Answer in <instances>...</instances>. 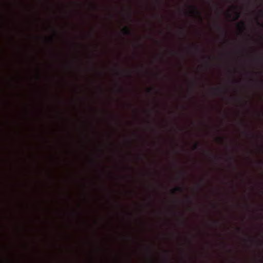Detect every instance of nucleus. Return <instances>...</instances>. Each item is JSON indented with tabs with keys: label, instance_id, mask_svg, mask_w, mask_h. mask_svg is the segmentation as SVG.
I'll use <instances>...</instances> for the list:
<instances>
[{
	"label": "nucleus",
	"instance_id": "13",
	"mask_svg": "<svg viewBox=\"0 0 263 263\" xmlns=\"http://www.w3.org/2000/svg\"><path fill=\"white\" fill-rule=\"evenodd\" d=\"M130 12H131V8L129 9ZM131 17V13H130V17Z\"/></svg>",
	"mask_w": 263,
	"mask_h": 263
},
{
	"label": "nucleus",
	"instance_id": "9",
	"mask_svg": "<svg viewBox=\"0 0 263 263\" xmlns=\"http://www.w3.org/2000/svg\"><path fill=\"white\" fill-rule=\"evenodd\" d=\"M216 27L217 28V29L220 31V30H221V27L220 26H219V25H216Z\"/></svg>",
	"mask_w": 263,
	"mask_h": 263
},
{
	"label": "nucleus",
	"instance_id": "5",
	"mask_svg": "<svg viewBox=\"0 0 263 263\" xmlns=\"http://www.w3.org/2000/svg\"><path fill=\"white\" fill-rule=\"evenodd\" d=\"M238 27L241 29L243 28L244 29L245 28V24L243 22H241V25L240 24H238Z\"/></svg>",
	"mask_w": 263,
	"mask_h": 263
},
{
	"label": "nucleus",
	"instance_id": "19",
	"mask_svg": "<svg viewBox=\"0 0 263 263\" xmlns=\"http://www.w3.org/2000/svg\"><path fill=\"white\" fill-rule=\"evenodd\" d=\"M166 263H168V262H167H167H166Z\"/></svg>",
	"mask_w": 263,
	"mask_h": 263
},
{
	"label": "nucleus",
	"instance_id": "17",
	"mask_svg": "<svg viewBox=\"0 0 263 263\" xmlns=\"http://www.w3.org/2000/svg\"><path fill=\"white\" fill-rule=\"evenodd\" d=\"M221 31H222V32H224V31H223V30H221Z\"/></svg>",
	"mask_w": 263,
	"mask_h": 263
},
{
	"label": "nucleus",
	"instance_id": "11",
	"mask_svg": "<svg viewBox=\"0 0 263 263\" xmlns=\"http://www.w3.org/2000/svg\"><path fill=\"white\" fill-rule=\"evenodd\" d=\"M260 13L261 14H263V10H260L259 11Z\"/></svg>",
	"mask_w": 263,
	"mask_h": 263
},
{
	"label": "nucleus",
	"instance_id": "3",
	"mask_svg": "<svg viewBox=\"0 0 263 263\" xmlns=\"http://www.w3.org/2000/svg\"><path fill=\"white\" fill-rule=\"evenodd\" d=\"M183 191V189L181 186H178L175 187L172 190V193L175 194L176 192H182Z\"/></svg>",
	"mask_w": 263,
	"mask_h": 263
},
{
	"label": "nucleus",
	"instance_id": "4",
	"mask_svg": "<svg viewBox=\"0 0 263 263\" xmlns=\"http://www.w3.org/2000/svg\"><path fill=\"white\" fill-rule=\"evenodd\" d=\"M192 48L194 49V50L197 52H200V49L199 48V47L197 45H193L192 47Z\"/></svg>",
	"mask_w": 263,
	"mask_h": 263
},
{
	"label": "nucleus",
	"instance_id": "6",
	"mask_svg": "<svg viewBox=\"0 0 263 263\" xmlns=\"http://www.w3.org/2000/svg\"><path fill=\"white\" fill-rule=\"evenodd\" d=\"M199 145V144L198 143H195L194 145H193V150H195V149H197L198 148Z\"/></svg>",
	"mask_w": 263,
	"mask_h": 263
},
{
	"label": "nucleus",
	"instance_id": "10",
	"mask_svg": "<svg viewBox=\"0 0 263 263\" xmlns=\"http://www.w3.org/2000/svg\"><path fill=\"white\" fill-rule=\"evenodd\" d=\"M258 83L261 85H263V81H260L259 82H258Z\"/></svg>",
	"mask_w": 263,
	"mask_h": 263
},
{
	"label": "nucleus",
	"instance_id": "18",
	"mask_svg": "<svg viewBox=\"0 0 263 263\" xmlns=\"http://www.w3.org/2000/svg\"><path fill=\"white\" fill-rule=\"evenodd\" d=\"M221 31H222V32H224V31H223V30H221Z\"/></svg>",
	"mask_w": 263,
	"mask_h": 263
},
{
	"label": "nucleus",
	"instance_id": "15",
	"mask_svg": "<svg viewBox=\"0 0 263 263\" xmlns=\"http://www.w3.org/2000/svg\"><path fill=\"white\" fill-rule=\"evenodd\" d=\"M260 262H261V263H263V260H260Z\"/></svg>",
	"mask_w": 263,
	"mask_h": 263
},
{
	"label": "nucleus",
	"instance_id": "7",
	"mask_svg": "<svg viewBox=\"0 0 263 263\" xmlns=\"http://www.w3.org/2000/svg\"><path fill=\"white\" fill-rule=\"evenodd\" d=\"M153 88H148L147 89V92L149 93H151L152 90H153Z\"/></svg>",
	"mask_w": 263,
	"mask_h": 263
},
{
	"label": "nucleus",
	"instance_id": "14",
	"mask_svg": "<svg viewBox=\"0 0 263 263\" xmlns=\"http://www.w3.org/2000/svg\"><path fill=\"white\" fill-rule=\"evenodd\" d=\"M218 139H219V140H220V141H222V138H218Z\"/></svg>",
	"mask_w": 263,
	"mask_h": 263
},
{
	"label": "nucleus",
	"instance_id": "8",
	"mask_svg": "<svg viewBox=\"0 0 263 263\" xmlns=\"http://www.w3.org/2000/svg\"><path fill=\"white\" fill-rule=\"evenodd\" d=\"M240 16L239 13L236 12V17L235 20H237Z\"/></svg>",
	"mask_w": 263,
	"mask_h": 263
},
{
	"label": "nucleus",
	"instance_id": "16",
	"mask_svg": "<svg viewBox=\"0 0 263 263\" xmlns=\"http://www.w3.org/2000/svg\"><path fill=\"white\" fill-rule=\"evenodd\" d=\"M216 89H217V90H219L220 89H219V88H217Z\"/></svg>",
	"mask_w": 263,
	"mask_h": 263
},
{
	"label": "nucleus",
	"instance_id": "2",
	"mask_svg": "<svg viewBox=\"0 0 263 263\" xmlns=\"http://www.w3.org/2000/svg\"><path fill=\"white\" fill-rule=\"evenodd\" d=\"M123 33L125 35H130L132 34V31L128 27L126 26L123 28L122 30Z\"/></svg>",
	"mask_w": 263,
	"mask_h": 263
},
{
	"label": "nucleus",
	"instance_id": "12",
	"mask_svg": "<svg viewBox=\"0 0 263 263\" xmlns=\"http://www.w3.org/2000/svg\"><path fill=\"white\" fill-rule=\"evenodd\" d=\"M204 58L208 59V60H210V57H205Z\"/></svg>",
	"mask_w": 263,
	"mask_h": 263
},
{
	"label": "nucleus",
	"instance_id": "1",
	"mask_svg": "<svg viewBox=\"0 0 263 263\" xmlns=\"http://www.w3.org/2000/svg\"><path fill=\"white\" fill-rule=\"evenodd\" d=\"M191 7L193 10L191 12V13L193 14H196L198 15L200 17L201 20H202V18L201 17V14H200V12L198 10L197 7L195 6H192Z\"/></svg>",
	"mask_w": 263,
	"mask_h": 263
}]
</instances>
